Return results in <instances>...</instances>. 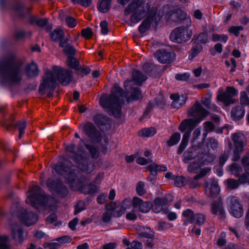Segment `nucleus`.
I'll return each instance as SVG.
<instances>
[{
    "label": "nucleus",
    "instance_id": "obj_1",
    "mask_svg": "<svg viewBox=\"0 0 249 249\" xmlns=\"http://www.w3.org/2000/svg\"><path fill=\"white\" fill-rule=\"evenodd\" d=\"M23 61L15 55H10L0 63V73L3 84L19 85L22 81Z\"/></svg>",
    "mask_w": 249,
    "mask_h": 249
},
{
    "label": "nucleus",
    "instance_id": "obj_2",
    "mask_svg": "<svg viewBox=\"0 0 249 249\" xmlns=\"http://www.w3.org/2000/svg\"><path fill=\"white\" fill-rule=\"evenodd\" d=\"M53 168L57 173L63 176L73 190L80 191L85 194H93L97 192V186L92 183L82 185L77 174L78 171L71 162L67 160L59 162L54 165Z\"/></svg>",
    "mask_w": 249,
    "mask_h": 249
},
{
    "label": "nucleus",
    "instance_id": "obj_3",
    "mask_svg": "<svg viewBox=\"0 0 249 249\" xmlns=\"http://www.w3.org/2000/svg\"><path fill=\"white\" fill-rule=\"evenodd\" d=\"M56 79L64 86L69 85L73 80L71 71L56 66L53 67V72L46 71L43 82L39 86V92L44 94L48 90V96L51 97L56 86Z\"/></svg>",
    "mask_w": 249,
    "mask_h": 249
},
{
    "label": "nucleus",
    "instance_id": "obj_4",
    "mask_svg": "<svg viewBox=\"0 0 249 249\" xmlns=\"http://www.w3.org/2000/svg\"><path fill=\"white\" fill-rule=\"evenodd\" d=\"M158 9L156 7H152L146 0H133L125 8V15L127 13H131L130 21L132 23H137L146 17L145 19L153 23L154 22L155 30L159 25V21L157 19Z\"/></svg>",
    "mask_w": 249,
    "mask_h": 249
},
{
    "label": "nucleus",
    "instance_id": "obj_5",
    "mask_svg": "<svg viewBox=\"0 0 249 249\" xmlns=\"http://www.w3.org/2000/svg\"><path fill=\"white\" fill-rule=\"evenodd\" d=\"M124 98V91L119 84L116 83L110 94H105L100 98V104L109 115L119 118L122 113Z\"/></svg>",
    "mask_w": 249,
    "mask_h": 249
},
{
    "label": "nucleus",
    "instance_id": "obj_6",
    "mask_svg": "<svg viewBox=\"0 0 249 249\" xmlns=\"http://www.w3.org/2000/svg\"><path fill=\"white\" fill-rule=\"evenodd\" d=\"M26 202L37 209L52 210L56 201L53 197L46 196L37 185H35L29 190Z\"/></svg>",
    "mask_w": 249,
    "mask_h": 249
},
{
    "label": "nucleus",
    "instance_id": "obj_7",
    "mask_svg": "<svg viewBox=\"0 0 249 249\" xmlns=\"http://www.w3.org/2000/svg\"><path fill=\"white\" fill-rule=\"evenodd\" d=\"M75 145L71 144L66 147V150L68 155L76 162L77 167L82 172L87 174H90L95 169V165L91 162H88L86 154L82 155L81 153L78 154L74 152Z\"/></svg>",
    "mask_w": 249,
    "mask_h": 249
},
{
    "label": "nucleus",
    "instance_id": "obj_8",
    "mask_svg": "<svg viewBox=\"0 0 249 249\" xmlns=\"http://www.w3.org/2000/svg\"><path fill=\"white\" fill-rule=\"evenodd\" d=\"M11 213L13 216H18L21 222L27 226L35 224L38 220L36 213L27 210H21L18 203L12 205Z\"/></svg>",
    "mask_w": 249,
    "mask_h": 249
},
{
    "label": "nucleus",
    "instance_id": "obj_9",
    "mask_svg": "<svg viewBox=\"0 0 249 249\" xmlns=\"http://www.w3.org/2000/svg\"><path fill=\"white\" fill-rule=\"evenodd\" d=\"M210 114V112L204 108L202 105L196 101L187 111L189 117L194 118H187L185 120H191L193 121L196 126L204 120Z\"/></svg>",
    "mask_w": 249,
    "mask_h": 249
},
{
    "label": "nucleus",
    "instance_id": "obj_10",
    "mask_svg": "<svg viewBox=\"0 0 249 249\" xmlns=\"http://www.w3.org/2000/svg\"><path fill=\"white\" fill-rule=\"evenodd\" d=\"M193 33L189 26H181L174 29L171 33L169 38L170 40L174 43L181 44L189 40Z\"/></svg>",
    "mask_w": 249,
    "mask_h": 249
},
{
    "label": "nucleus",
    "instance_id": "obj_11",
    "mask_svg": "<svg viewBox=\"0 0 249 249\" xmlns=\"http://www.w3.org/2000/svg\"><path fill=\"white\" fill-rule=\"evenodd\" d=\"M182 215L186 218L183 223V225L185 226L190 224H195L197 226H201L206 220L205 214L200 213H195L190 209H187L184 211Z\"/></svg>",
    "mask_w": 249,
    "mask_h": 249
},
{
    "label": "nucleus",
    "instance_id": "obj_12",
    "mask_svg": "<svg viewBox=\"0 0 249 249\" xmlns=\"http://www.w3.org/2000/svg\"><path fill=\"white\" fill-rule=\"evenodd\" d=\"M173 200V196L170 194L163 197H156L153 202L152 211L155 213L162 212L163 213L167 214L169 211L168 204Z\"/></svg>",
    "mask_w": 249,
    "mask_h": 249
},
{
    "label": "nucleus",
    "instance_id": "obj_13",
    "mask_svg": "<svg viewBox=\"0 0 249 249\" xmlns=\"http://www.w3.org/2000/svg\"><path fill=\"white\" fill-rule=\"evenodd\" d=\"M107 211L104 213L99 219L100 225H107L110 223L112 216H120L123 213L122 210H118L116 203L111 202L107 205Z\"/></svg>",
    "mask_w": 249,
    "mask_h": 249
},
{
    "label": "nucleus",
    "instance_id": "obj_14",
    "mask_svg": "<svg viewBox=\"0 0 249 249\" xmlns=\"http://www.w3.org/2000/svg\"><path fill=\"white\" fill-rule=\"evenodd\" d=\"M228 211L230 214L237 218L243 216L244 208L241 201L236 196H232L229 204Z\"/></svg>",
    "mask_w": 249,
    "mask_h": 249
},
{
    "label": "nucleus",
    "instance_id": "obj_15",
    "mask_svg": "<svg viewBox=\"0 0 249 249\" xmlns=\"http://www.w3.org/2000/svg\"><path fill=\"white\" fill-rule=\"evenodd\" d=\"M238 95V90L233 87H228L226 91L218 95L217 100L222 102L224 105L229 106L235 104L236 101L233 99L234 96Z\"/></svg>",
    "mask_w": 249,
    "mask_h": 249
},
{
    "label": "nucleus",
    "instance_id": "obj_16",
    "mask_svg": "<svg viewBox=\"0 0 249 249\" xmlns=\"http://www.w3.org/2000/svg\"><path fill=\"white\" fill-rule=\"evenodd\" d=\"M155 57L161 64H170L176 58V54L172 50L165 49L158 50L155 53Z\"/></svg>",
    "mask_w": 249,
    "mask_h": 249
},
{
    "label": "nucleus",
    "instance_id": "obj_17",
    "mask_svg": "<svg viewBox=\"0 0 249 249\" xmlns=\"http://www.w3.org/2000/svg\"><path fill=\"white\" fill-rule=\"evenodd\" d=\"M193 122L191 120H183L179 124L178 129L181 132L184 133L182 142L188 144L191 132L196 127Z\"/></svg>",
    "mask_w": 249,
    "mask_h": 249
},
{
    "label": "nucleus",
    "instance_id": "obj_18",
    "mask_svg": "<svg viewBox=\"0 0 249 249\" xmlns=\"http://www.w3.org/2000/svg\"><path fill=\"white\" fill-rule=\"evenodd\" d=\"M78 128L83 129L84 133L92 140L95 142L101 140V134L92 123L87 122L83 125L81 124Z\"/></svg>",
    "mask_w": 249,
    "mask_h": 249
},
{
    "label": "nucleus",
    "instance_id": "obj_19",
    "mask_svg": "<svg viewBox=\"0 0 249 249\" xmlns=\"http://www.w3.org/2000/svg\"><path fill=\"white\" fill-rule=\"evenodd\" d=\"M133 209H138L139 212L146 213H148L153 206V203L150 201H144L138 196L133 197L132 202Z\"/></svg>",
    "mask_w": 249,
    "mask_h": 249
},
{
    "label": "nucleus",
    "instance_id": "obj_20",
    "mask_svg": "<svg viewBox=\"0 0 249 249\" xmlns=\"http://www.w3.org/2000/svg\"><path fill=\"white\" fill-rule=\"evenodd\" d=\"M47 185L50 191L60 197H65L68 194L67 188L61 182H54L52 179H49Z\"/></svg>",
    "mask_w": 249,
    "mask_h": 249
},
{
    "label": "nucleus",
    "instance_id": "obj_21",
    "mask_svg": "<svg viewBox=\"0 0 249 249\" xmlns=\"http://www.w3.org/2000/svg\"><path fill=\"white\" fill-rule=\"evenodd\" d=\"M202 149L198 145H194L189 147L182 156V160L184 163H189L190 161L199 158Z\"/></svg>",
    "mask_w": 249,
    "mask_h": 249
},
{
    "label": "nucleus",
    "instance_id": "obj_22",
    "mask_svg": "<svg viewBox=\"0 0 249 249\" xmlns=\"http://www.w3.org/2000/svg\"><path fill=\"white\" fill-rule=\"evenodd\" d=\"M205 192L208 193V195L212 198H215L217 196L219 192L220 188L217 181L214 179H210L206 180L204 182Z\"/></svg>",
    "mask_w": 249,
    "mask_h": 249
},
{
    "label": "nucleus",
    "instance_id": "obj_23",
    "mask_svg": "<svg viewBox=\"0 0 249 249\" xmlns=\"http://www.w3.org/2000/svg\"><path fill=\"white\" fill-rule=\"evenodd\" d=\"M211 213L213 215H218L221 220L226 218V211L220 201H215L211 204Z\"/></svg>",
    "mask_w": 249,
    "mask_h": 249
},
{
    "label": "nucleus",
    "instance_id": "obj_24",
    "mask_svg": "<svg viewBox=\"0 0 249 249\" xmlns=\"http://www.w3.org/2000/svg\"><path fill=\"white\" fill-rule=\"evenodd\" d=\"M127 92L128 91L125 88V101L127 103H129L131 101L141 102L142 101L143 96L142 94V90L140 88L137 87L132 88L129 97H127Z\"/></svg>",
    "mask_w": 249,
    "mask_h": 249
},
{
    "label": "nucleus",
    "instance_id": "obj_25",
    "mask_svg": "<svg viewBox=\"0 0 249 249\" xmlns=\"http://www.w3.org/2000/svg\"><path fill=\"white\" fill-rule=\"evenodd\" d=\"M12 231L13 238L18 243H22L27 237L26 233L19 225L15 226L12 228Z\"/></svg>",
    "mask_w": 249,
    "mask_h": 249
},
{
    "label": "nucleus",
    "instance_id": "obj_26",
    "mask_svg": "<svg viewBox=\"0 0 249 249\" xmlns=\"http://www.w3.org/2000/svg\"><path fill=\"white\" fill-rule=\"evenodd\" d=\"M160 69L159 66L153 65L149 62L145 63L142 66L143 71L151 77H157L159 74Z\"/></svg>",
    "mask_w": 249,
    "mask_h": 249
},
{
    "label": "nucleus",
    "instance_id": "obj_27",
    "mask_svg": "<svg viewBox=\"0 0 249 249\" xmlns=\"http://www.w3.org/2000/svg\"><path fill=\"white\" fill-rule=\"evenodd\" d=\"M59 46L63 48V51L65 54L69 56H73L76 53L75 48L69 43L68 40H61Z\"/></svg>",
    "mask_w": 249,
    "mask_h": 249
},
{
    "label": "nucleus",
    "instance_id": "obj_28",
    "mask_svg": "<svg viewBox=\"0 0 249 249\" xmlns=\"http://www.w3.org/2000/svg\"><path fill=\"white\" fill-rule=\"evenodd\" d=\"M147 78V76L139 70H135L132 72V80L137 85H142Z\"/></svg>",
    "mask_w": 249,
    "mask_h": 249
},
{
    "label": "nucleus",
    "instance_id": "obj_29",
    "mask_svg": "<svg viewBox=\"0 0 249 249\" xmlns=\"http://www.w3.org/2000/svg\"><path fill=\"white\" fill-rule=\"evenodd\" d=\"M245 113L244 107L237 106L231 111V116L234 121H239L244 117Z\"/></svg>",
    "mask_w": 249,
    "mask_h": 249
},
{
    "label": "nucleus",
    "instance_id": "obj_30",
    "mask_svg": "<svg viewBox=\"0 0 249 249\" xmlns=\"http://www.w3.org/2000/svg\"><path fill=\"white\" fill-rule=\"evenodd\" d=\"M146 170L149 171L150 174L148 175L147 180L153 184H154L156 180V177L158 174L157 169L155 167L154 163L148 165L146 167Z\"/></svg>",
    "mask_w": 249,
    "mask_h": 249
},
{
    "label": "nucleus",
    "instance_id": "obj_31",
    "mask_svg": "<svg viewBox=\"0 0 249 249\" xmlns=\"http://www.w3.org/2000/svg\"><path fill=\"white\" fill-rule=\"evenodd\" d=\"M203 49V46L201 44H195L194 42L192 48L188 52V59L190 60L194 59L198 55Z\"/></svg>",
    "mask_w": 249,
    "mask_h": 249
},
{
    "label": "nucleus",
    "instance_id": "obj_32",
    "mask_svg": "<svg viewBox=\"0 0 249 249\" xmlns=\"http://www.w3.org/2000/svg\"><path fill=\"white\" fill-rule=\"evenodd\" d=\"M48 19L47 18H39L36 17H32L30 18V22L31 23H36L40 27L46 26V30L50 31L52 29V25H47Z\"/></svg>",
    "mask_w": 249,
    "mask_h": 249
},
{
    "label": "nucleus",
    "instance_id": "obj_33",
    "mask_svg": "<svg viewBox=\"0 0 249 249\" xmlns=\"http://www.w3.org/2000/svg\"><path fill=\"white\" fill-rule=\"evenodd\" d=\"M112 0H99L97 7L98 10L102 13L107 12L110 7Z\"/></svg>",
    "mask_w": 249,
    "mask_h": 249
},
{
    "label": "nucleus",
    "instance_id": "obj_34",
    "mask_svg": "<svg viewBox=\"0 0 249 249\" xmlns=\"http://www.w3.org/2000/svg\"><path fill=\"white\" fill-rule=\"evenodd\" d=\"M198 159L204 165H207L214 160L213 155L209 152L201 151L200 152Z\"/></svg>",
    "mask_w": 249,
    "mask_h": 249
},
{
    "label": "nucleus",
    "instance_id": "obj_35",
    "mask_svg": "<svg viewBox=\"0 0 249 249\" xmlns=\"http://www.w3.org/2000/svg\"><path fill=\"white\" fill-rule=\"evenodd\" d=\"M204 165L198 158L189 164L188 166V170L190 173L196 174Z\"/></svg>",
    "mask_w": 249,
    "mask_h": 249
},
{
    "label": "nucleus",
    "instance_id": "obj_36",
    "mask_svg": "<svg viewBox=\"0 0 249 249\" xmlns=\"http://www.w3.org/2000/svg\"><path fill=\"white\" fill-rule=\"evenodd\" d=\"M38 72V67L35 63L32 62L27 66L26 73L28 76L34 77L37 76Z\"/></svg>",
    "mask_w": 249,
    "mask_h": 249
},
{
    "label": "nucleus",
    "instance_id": "obj_37",
    "mask_svg": "<svg viewBox=\"0 0 249 249\" xmlns=\"http://www.w3.org/2000/svg\"><path fill=\"white\" fill-rule=\"evenodd\" d=\"M156 133L157 131L153 127L144 128L140 130L139 136L143 138L151 137L154 136Z\"/></svg>",
    "mask_w": 249,
    "mask_h": 249
},
{
    "label": "nucleus",
    "instance_id": "obj_38",
    "mask_svg": "<svg viewBox=\"0 0 249 249\" xmlns=\"http://www.w3.org/2000/svg\"><path fill=\"white\" fill-rule=\"evenodd\" d=\"M180 139V134L178 132H175L171 136L169 139L166 141L167 145L169 147L174 146L179 142Z\"/></svg>",
    "mask_w": 249,
    "mask_h": 249
},
{
    "label": "nucleus",
    "instance_id": "obj_39",
    "mask_svg": "<svg viewBox=\"0 0 249 249\" xmlns=\"http://www.w3.org/2000/svg\"><path fill=\"white\" fill-rule=\"evenodd\" d=\"M174 185L177 187H183L189 182V178L182 176H176L174 178Z\"/></svg>",
    "mask_w": 249,
    "mask_h": 249
},
{
    "label": "nucleus",
    "instance_id": "obj_40",
    "mask_svg": "<svg viewBox=\"0 0 249 249\" xmlns=\"http://www.w3.org/2000/svg\"><path fill=\"white\" fill-rule=\"evenodd\" d=\"M64 36L63 31L59 28H56L51 33L50 37L53 41H57L62 40Z\"/></svg>",
    "mask_w": 249,
    "mask_h": 249
},
{
    "label": "nucleus",
    "instance_id": "obj_41",
    "mask_svg": "<svg viewBox=\"0 0 249 249\" xmlns=\"http://www.w3.org/2000/svg\"><path fill=\"white\" fill-rule=\"evenodd\" d=\"M152 23L144 19L138 27V30L140 33L143 34L149 30Z\"/></svg>",
    "mask_w": 249,
    "mask_h": 249
},
{
    "label": "nucleus",
    "instance_id": "obj_42",
    "mask_svg": "<svg viewBox=\"0 0 249 249\" xmlns=\"http://www.w3.org/2000/svg\"><path fill=\"white\" fill-rule=\"evenodd\" d=\"M146 228L147 230H149V231H141L139 233L138 238L141 239L142 241V239H150L152 238V236L155 235V233L154 231L151 230V229L149 227H146Z\"/></svg>",
    "mask_w": 249,
    "mask_h": 249
},
{
    "label": "nucleus",
    "instance_id": "obj_43",
    "mask_svg": "<svg viewBox=\"0 0 249 249\" xmlns=\"http://www.w3.org/2000/svg\"><path fill=\"white\" fill-rule=\"evenodd\" d=\"M67 65L73 69L78 70L80 69L79 62L78 60L73 57V56H69L67 60Z\"/></svg>",
    "mask_w": 249,
    "mask_h": 249
},
{
    "label": "nucleus",
    "instance_id": "obj_44",
    "mask_svg": "<svg viewBox=\"0 0 249 249\" xmlns=\"http://www.w3.org/2000/svg\"><path fill=\"white\" fill-rule=\"evenodd\" d=\"M195 44H205L209 42L207 34L205 32H202L198 35L196 39L194 41Z\"/></svg>",
    "mask_w": 249,
    "mask_h": 249
},
{
    "label": "nucleus",
    "instance_id": "obj_45",
    "mask_svg": "<svg viewBox=\"0 0 249 249\" xmlns=\"http://www.w3.org/2000/svg\"><path fill=\"white\" fill-rule=\"evenodd\" d=\"M108 120V118L102 114L94 116L93 121L98 126L105 125Z\"/></svg>",
    "mask_w": 249,
    "mask_h": 249
},
{
    "label": "nucleus",
    "instance_id": "obj_46",
    "mask_svg": "<svg viewBox=\"0 0 249 249\" xmlns=\"http://www.w3.org/2000/svg\"><path fill=\"white\" fill-rule=\"evenodd\" d=\"M30 9L28 8H25L21 3H18L13 8V11L18 16L22 17L24 16L23 13L24 11L29 12Z\"/></svg>",
    "mask_w": 249,
    "mask_h": 249
},
{
    "label": "nucleus",
    "instance_id": "obj_47",
    "mask_svg": "<svg viewBox=\"0 0 249 249\" xmlns=\"http://www.w3.org/2000/svg\"><path fill=\"white\" fill-rule=\"evenodd\" d=\"M136 191L137 194L139 196H143L146 193V190L145 189V184L142 181H139L136 186Z\"/></svg>",
    "mask_w": 249,
    "mask_h": 249
},
{
    "label": "nucleus",
    "instance_id": "obj_48",
    "mask_svg": "<svg viewBox=\"0 0 249 249\" xmlns=\"http://www.w3.org/2000/svg\"><path fill=\"white\" fill-rule=\"evenodd\" d=\"M228 38V36L225 34L218 35L217 33H213L212 34V41L214 42L220 41L226 43Z\"/></svg>",
    "mask_w": 249,
    "mask_h": 249
},
{
    "label": "nucleus",
    "instance_id": "obj_49",
    "mask_svg": "<svg viewBox=\"0 0 249 249\" xmlns=\"http://www.w3.org/2000/svg\"><path fill=\"white\" fill-rule=\"evenodd\" d=\"M243 30L244 27L242 26H231L229 28L228 32L230 34L237 37L240 35V31Z\"/></svg>",
    "mask_w": 249,
    "mask_h": 249
},
{
    "label": "nucleus",
    "instance_id": "obj_50",
    "mask_svg": "<svg viewBox=\"0 0 249 249\" xmlns=\"http://www.w3.org/2000/svg\"><path fill=\"white\" fill-rule=\"evenodd\" d=\"M17 127L19 130L18 138H22L23 134L24 133V130L26 127V122L25 120L21 121L16 124Z\"/></svg>",
    "mask_w": 249,
    "mask_h": 249
},
{
    "label": "nucleus",
    "instance_id": "obj_51",
    "mask_svg": "<svg viewBox=\"0 0 249 249\" xmlns=\"http://www.w3.org/2000/svg\"><path fill=\"white\" fill-rule=\"evenodd\" d=\"M240 103L242 106H248L249 105V98L246 91L240 92Z\"/></svg>",
    "mask_w": 249,
    "mask_h": 249
},
{
    "label": "nucleus",
    "instance_id": "obj_52",
    "mask_svg": "<svg viewBox=\"0 0 249 249\" xmlns=\"http://www.w3.org/2000/svg\"><path fill=\"white\" fill-rule=\"evenodd\" d=\"M154 105L156 107H160V108H163L166 105V100L163 96L156 97L154 99Z\"/></svg>",
    "mask_w": 249,
    "mask_h": 249
},
{
    "label": "nucleus",
    "instance_id": "obj_53",
    "mask_svg": "<svg viewBox=\"0 0 249 249\" xmlns=\"http://www.w3.org/2000/svg\"><path fill=\"white\" fill-rule=\"evenodd\" d=\"M190 74L188 72L183 73H178L175 75V79L178 81H187L190 78Z\"/></svg>",
    "mask_w": 249,
    "mask_h": 249
},
{
    "label": "nucleus",
    "instance_id": "obj_54",
    "mask_svg": "<svg viewBox=\"0 0 249 249\" xmlns=\"http://www.w3.org/2000/svg\"><path fill=\"white\" fill-rule=\"evenodd\" d=\"M8 239L6 235L0 236V249H11L7 244Z\"/></svg>",
    "mask_w": 249,
    "mask_h": 249
},
{
    "label": "nucleus",
    "instance_id": "obj_55",
    "mask_svg": "<svg viewBox=\"0 0 249 249\" xmlns=\"http://www.w3.org/2000/svg\"><path fill=\"white\" fill-rule=\"evenodd\" d=\"M32 35V33L30 31H28L27 32H26L24 31L20 30V31H17L15 33V36L16 38V39L19 40L21 39L26 36H30Z\"/></svg>",
    "mask_w": 249,
    "mask_h": 249
},
{
    "label": "nucleus",
    "instance_id": "obj_56",
    "mask_svg": "<svg viewBox=\"0 0 249 249\" xmlns=\"http://www.w3.org/2000/svg\"><path fill=\"white\" fill-rule=\"evenodd\" d=\"M85 146L89 150L92 158H95L98 157V151L94 146L87 144H85Z\"/></svg>",
    "mask_w": 249,
    "mask_h": 249
},
{
    "label": "nucleus",
    "instance_id": "obj_57",
    "mask_svg": "<svg viewBox=\"0 0 249 249\" xmlns=\"http://www.w3.org/2000/svg\"><path fill=\"white\" fill-rule=\"evenodd\" d=\"M154 236H152L150 239H142L145 249H152L154 245Z\"/></svg>",
    "mask_w": 249,
    "mask_h": 249
},
{
    "label": "nucleus",
    "instance_id": "obj_58",
    "mask_svg": "<svg viewBox=\"0 0 249 249\" xmlns=\"http://www.w3.org/2000/svg\"><path fill=\"white\" fill-rule=\"evenodd\" d=\"M211 170V168L206 167L201 168L199 170V173L195 176V178L200 179L205 177L207 174Z\"/></svg>",
    "mask_w": 249,
    "mask_h": 249
},
{
    "label": "nucleus",
    "instance_id": "obj_59",
    "mask_svg": "<svg viewBox=\"0 0 249 249\" xmlns=\"http://www.w3.org/2000/svg\"><path fill=\"white\" fill-rule=\"evenodd\" d=\"M204 128L205 131L212 132L215 129V126L211 121H206L204 123Z\"/></svg>",
    "mask_w": 249,
    "mask_h": 249
},
{
    "label": "nucleus",
    "instance_id": "obj_60",
    "mask_svg": "<svg viewBox=\"0 0 249 249\" xmlns=\"http://www.w3.org/2000/svg\"><path fill=\"white\" fill-rule=\"evenodd\" d=\"M55 240L58 243H54L55 244H56V245H57V244H66V243H70L71 241V239L69 236H62V237H60L57 238L55 239Z\"/></svg>",
    "mask_w": 249,
    "mask_h": 249
},
{
    "label": "nucleus",
    "instance_id": "obj_61",
    "mask_svg": "<svg viewBox=\"0 0 249 249\" xmlns=\"http://www.w3.org/2000/svg\"><path fill=\"white\" fill-rule=\"evenodd\" d=\"M137 164L141 165H146L152 162L153 160L152 159L146 158L142 157H139L136 159V160Z\"/></svg>",
    "mask_w": 249,
    "mask_h": 249
},
{
    "label": "nucleus",
    "instance_id": "obj_62",
    "mask_svg": "<svg viewBox=\"0 0 249 249\" xmlns=\"http://www.w3.org/2000/svg\"><path fill=\"white\" fill-rule=\"evenodd\" d=\"M198 179H196L195 176H194L193 179L190 180L189 179V182L188 183V184H189V188L190 189H196V188L200 187L201 185V184L198 181Z\"/></svg>",
    "mask_w": 249,
    "mask_h": 249
},
{
    "label": "nucleus",
    "instance_id": "obj_63",
    "mask_svg": "<svg viewBox=\"0 0 249 249\" xmlns=\"http://www.w3.org/2000/svg\"><path fill=\"white\" fill-rule=\"evenodd\" d=\"M239 182L235 179H230L227 182L228 187L231 189H236L239 186Z\"/></svg>",
    "mask_w": 249,
    "mask_h": 249
},
{
    "label": "nucleus",
    "instance_id": "obj_64",
    "mask_svg": "<svg viewBox=\"0 0 249 249\" xmlns=\"http://www.w3.org/2000/svg\"><path fill=\"white\" fill-rule=\"evenodd\" d=\"M65 21L67 25L70 28L74 27L77 24L75 19L70 16H67L66 18Z\"/></svg>",
    "mask_w": 249,
    "mask_h": 249
}]
</instances>
